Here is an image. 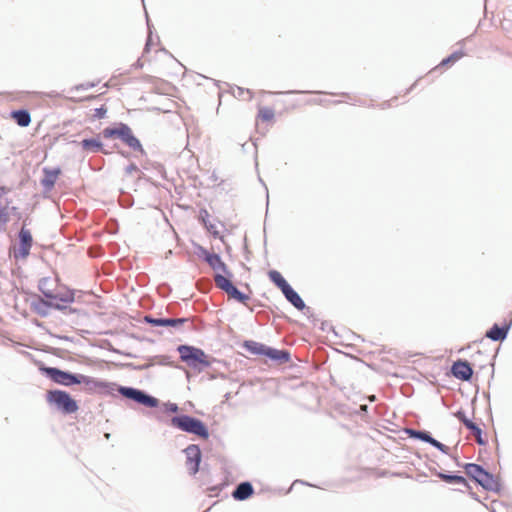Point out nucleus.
Segmentation results:
<instances>
[{"label":"nucleus","instance_id":"nucleus-10","mask_svg":"<svg viewBox=\"0 0 512 512\" xmlns=\"http://www.w3.org/2000/svg\"><path fill=\"white\" fill-rule=\"evenodd\" d=\"M452 375L462 381H469L472 377L473 370L467 361L458 360L451 367Z\"/></svg>","mask_w":512,"mask_h":512},{"label":"nucleus","instance_id":"nucleus-34","mask_svg":"<svg viewBox=\"0 0 512 512\" xmlns=\"http://www.w3.org/2000/svg\"><path fill=\"white\" fill-rule=\"evenodd\" d=\"M465 427L471 431H473L475 428H476V424H474L471 420H467L465 423H464Z\"/></svg>","mask_w":512,"mask_h":512},{"label":"nucleus","instance_id":"nucleus-37","mask_svg":"<svg viewBox=\"0 0 512 512\" xmlns=\"http://www.w3.org/2000/svg\"><path fill=\"white\" fill-rule=\"evenodd\" d=\"M65 302H72L73 301V296L72 295H68L66 296V298L64 299Z\"/></svg>","mask_w":512,"mask_h":512},{"label":"nucleus","instance_id":"nucleus-22","mask_svg":"<svg viewBox=\"0 0 512 512\" xmlns=\"http://www.w3.org/2000/svg\"><path fill=\"white\" fill-rule=\"evenodd\" d=\"M214 281L216 286L226 293L234 286L226 276L220 273L215 274Z\"/></svg>","mask_w":512,"mask_h":512},{"label":"nucleus","instance_id":"nucleus-1","mask_svg":"<svg viewBox=\"0 0 512 512\" xmlns=\"http://www.w3.org/2000/svg\"><path fill=\"white\" fill-rule=\"evenodd\" d=\"M46 401L64 414H72L78 411L77 401L63 390H50L46 393Z\"/></svg>","mask_w":512,"mask_h":512},{"label":"nucleus","instance_id":"nucleus-29","mask_svg":"<svg viewBox=\"0 0 512 512\" xmlns=\"http://www.w3.org/2000/svg\"><path fill=\"white\" fill-rule=\"evenodd\" d=\"M8 221L9 214L7 207H0V231L3 229V227L6 225Z\"/></svg>","mask_w":512,"mask_h":512},{"label":"nucleus","instance_id":"nucleus-18","mask_svg":"<svg viewBox=\"0 0 512 512\" xmlns=\"http://www.w3.org/2000/svg\"><path fill=\"white\" fill-rule=\"evenodd\" d=\"M11 118L21 127H27L31 122L30 114L26 110L12 111Z\"/></svg>","mask_w":512,"mask_h":512},{"label":"nucleus","instance_id":"nucleus-5","mask_svg":"<svg viewBox=\"0 0 512 512\" xmlns=\"http://www.w3.org/2000/svg\"><path fill=\"white\" fill-rule=\"evenodd\" d=\"M103 136L105 138H120L133 150L144 152L140 141L133 135L132 130L126 124H120L115 128H105Z\"/></svg>","mask_w":512,"mask_h":512},{"label":"nucleus","instance_id":"nucleus-39","mask_svg":"<svg viewBox=\"0 0 512 512\" xmlns=\"http://www.w3.org/2000/svg\"><path fill=\"white\" fill-rule=\"evenodd\" d=\"M171 410L176 411L177 410V406L171 407Z\"/></svg>","mask_w":512,"mask_h":512},{"label":"nucleus","instance_id":"nucleus-28","mask_svg":"<svg viewBox=\"0 0 512 512\" xmlns=\"http://www.w3.org/2000/svg\"><path fill=\"white\" fill-rule=\"evenodd\" d=\"M408 433L411 437L420 439L427 443H429L432 438L428 433L423 432V431L409 430Z\"/></svg>","mask_w":512,"mask_h":512},{"label":"nucleus","instance_id":"nucleus-3","mask_svg":"<svg viewBox=\"0 0 512 512\" xmlns=\"http://www.w3.org/2000/svg\"><path fill=\"white\" fill-rule=\"evenodd\" d=\"M464 469L467 476L475 480L484 489L489 491H497L499 489L497 479L492 474L485 471L480 465L469 463L465 465Z\"/></svg>","mask_w":512,"mask_h":512},{"label":"nucleus","instance_id":"nucleus-12","mask_svg":"<svg viewBox=\"0 0 512 512\" xmlns=\"http://www.w3.org/2000/svg\"><path fill=\"white\" fill-rule=\"evenodd\" d=\"M145 322L150 323L153 326H171L176 327L182 325L186 319L177 318V319H164V318H153L151 316H145Z\"/></svg>","mask_w":512,"mask_h":512},{"label":"nucleus","instance_id":"nucleus-14","mask_svg":"<svg viewBox=\"0 0 512 512\" xmlns=\"http://www.w3.org/2000/svg\"><path fill=\"white\" fill-rule=\"evenodd\" d=\"M20 238V253L23 257L28 256L32 246V236L29 230L22 228L19 233Z\"/></svg>","mask_w":512,"mask_h":512},{"label":"nucleus","instance_id":"nucleus-27","mask_svg":"<svg viewBox=\"0 0 512 512\" xmlns=\"http://www.w3.org/2000/svg\"><path fill=\"white\" fill-rule=\"evenodd\" d=\"M464 56H465V53L463 51H456V52L452 53L449 57L443 59L440 63V66H447L450 64H454L455 62H457Z\"/></svg>","mask_w":512,"mask_h":512},{"label":"nucleus","instance_id":"nucleus-36","mask_svg":"<svg viewBox=\"0 0 512 512\" xmlns=\"http://www.w3.org/2000/svg\"><path fill=\"white\" fill-rule=\"evenodd\" d=\"M8 192L5 187H0V199Z\"/></svg>","mask_w":512,"mask_h":512},{"label":"nucleus","instance_id":"nucleus-16","mask_svg":"<svg viewBox=\"0 0 512 512\" xmlns=\"http://www.w3.org/2000/svg\"><path fill=\"white\" fill-rule=\"evenodd\" d=\"M253 494V487L249 482L241 483L233 492V497L237 500H245Z\"/></svg>","mask_w":512,"mask_h":512},{"label":"nucleus","instance_id":"nucleus-13","mask_svg":"<svg viewBox=\"0 0 512 512\" xmlns=\"http://www.w3.org/2000/svg\"><path fill=\"white\" fill-rule=\"evenodd\" d=\"M264 356L268 357L270 360L277 362V363H285V362H288L290 359V355L287 351L278 350V349L271 348L268 346H266Z\"/></svg>","mask_w":512,"mask_h":512},{"label":"nucleus","instance_id":"nucleus-40","mask_svg":"<svg viewBox=\"0 0 512 512\" xmlns=\"http://www.w3.org/2000/svg\"><path fill=\"white\" fill-rule=\"evenodd\" d=\"M171 410L176 411L177 410V406L171 407Z\"/></svg>","mask_w":512,"mask_h":512},{"label":"nucleus","instance_id":"nucleus-2","mask_svg":"<svg viewBox=\"0 0 512 512\" xmlns=\"http://www.w3.org/2000/svg\"><path fill=\"white\" fill-rule=\"evenodd\" d=\"M178 352L181 360L193 369L202 370L211 364L208 356L199 348L181 345L178 347Z\"/></svg>","mask_w":512,"mask_h":512},{"label":"nucleus","instance_id":"nucleus-24","mask_svg":"<svg viewBox=\"0 0 512 512\" xmlns=\"http://www.w3.org/2000/svg\"><path fill=\"white\" fill-rule=\"evenodd\" d=\"M245 348L252 354L264 356L266 345L254 341H247L245 342Z\"/></svg>","mask_w":512,"mask_h":512},{"label":"nucleus","instance_id":"nucleus-35","mask_svg":"<svg viewBox=\"0 0 512 512\" xmlns=\"http://www.w3.org/2000/svg\"><path fill=\"white\" fill-rule=\"evenodd\" d=\"M456 416L463 424L468 420V418L462 412H458Z\"/></svg>","mask_w":512,"mask_h":512},{"label":"nucleus","instance_id":"nucleus-11","mask_svg":"<svg viewBox=\"0 0 512 512\" xmlns=\"http://www.w3.org/2000/svg\"><path fill=\"white\" fill-rule=\"evenodd\" d=\"M202 255H203L205 261L209 264V266L214 271H216L217 273H219V272L228 273L225 263L221 260V258L218 254L210 253L207 250H202Z\"/></svg>","mask_w":512,"mask_h":512},{"label":"nucleus","instance_id":"nucleus-23","mask_svg":"<svg viewBox=\"0 0 512 512\" xmlns=\"http://www.w3.org/2000/svg\"><path fill=\"white\" fill-rule=\"evenodd\" d=\"M80 145L84 150L92 152H97L102 148V143L97 139H84Z\"/></svg>","mask_w":512,"mask_h":512},{"label":"nucleus","instance_id":"nucleus-33","mask_svg":"<svg viewBox=\"0 0 512 512\" xmlns=\"http://www.w3.org/2000/svg\"><path fill=\"white\" fill-rule=\"evenodd\" d=\"M465 427L471 431H473L475 428H476V424H474L471 420H467L465 423H464Z\"/></svg>","mask_w":512,"mask_h":512},{"label":"nucleus","instance_id":"nucleus-31","mask_svg":"<svg viewBox=\"0 0 512 512\" xmlns=\"http://www.w3.org/2000/svg\"><path fill=\"white\" fill-rule=\"evenodd\" d=\"M106 112L107 108L104 105H102L101 107L94 109V113L92 116L93 118L101 119L105 116Z\"/></svg>","mask_w":512,"mask_h":512},{"label":"nucleus","instance_id":"nucleus-21","mask_svg":"<svg viewBox=\"0 0 512 512\" xmlns=\"http://www.w3.org/2000/svg\"><path fill=\"white\" fill-rule=\"evenodd\" d=\"M275 117V111L271 107L263 106L260 107L258 110L257 118L261 122L270 123L274 120Z\"/></svg>","mask_w":512,"mask_h":512},{"label":"nucleus","instance_id":"nucleus-32","mask_svg":"<svg viewBox=\"0 0 512 512\" xmlns=\"http://www.w3.org/2000/svg\"><path fill=\"white\" fill-rule=\"evenodd\" d=\"M429 444L433 445L434 447H436L437 449L445 452V449H446V446L440 442H438L436 439L434 438H431Z\"/></svg>","mask_w":512,"mask_h":512},{"label":"nucleus","instance_id":"nucleus-17","mask_svg":"<svg viewBox=\"0 0 512 512\" xmlns=\"http://www.w3.org/2000/svg\"><path fill=\"white\" fill-rule=\"evenodd\" d=\"M508 328V326L500 327L495 324L489 331H487L486 336L494 341H502L506 338Z\"/></svg>","mask_w":512,"mask_h":512},{"label":"nucleus","instance_id":"nucleus-8","mask_svg":"<svg viewBox=\"0 0 512 512\" xmlns=\"http://www.w3.org/2000/svg\"><path fill=\"white\" fill-rule=\"evenodd\" d=\"M77 384H82L89 393H104L110 389V384L106 381L95 379L93 377L78 374Z\"/></svg>","mask_w":512,"mask_h":512},{"label":"nucleus","instance_id":"nucleus-7","mask_svg":"<svg viewBox=\"0 0 512 512\" xmlns=\"http://www.w3.org/2000/svg\"><path fill=\"white\" fill-rule=\"evenodd\" d=\"M42 371L55 383L71 386L77 384L78 374H72L54 367H45Z\"/></svg>","mask_w":512,"mask_h":512},{"label":"nucleus","instance_id":"nucleus-15","mask_svg":"<svg viewBox=\"0 0 512 512\" xmlns=\"http://www.w3.org/2000/svg\"><path fill=\"white\" fill-rule=\"evenodd\" d=\"M282 293L285 295L286 299L298 310H303L305 308L304 301L298 295V293L292 289L290 285Z\"/></svg>","mask_w":512,"mask_h":512},{"label":"nucleus","instance_id":"nucleus-38","mask_svg":"<svg viewBox=\"0 0 512 512\" xmlns=\"http://www.w3.org/2000/svg\"><path fill=\"white\" fill-rule=\"evenodd\" d=\"M375 399H376V398H375V396H374V395H372V396H370V397H369V400H370V401H372V402H373V401H375Z\"/></svg>","mask_w":512,"mask_h":512},{"label":"nucleus","instance_id":"nucleus-20","mask_svg":"<svg viewBox=\"0 0 512 512\" xmlns=\"http://www.w3.org/2000/svg\"><path fill=\"white\" fill-rule=\"evenodd\" d=\"M269 279L283 292L289 284L283 278L280 272L276 270H271L268 273Z\"/></svg>","mask_w":512,"mask_h":512},{"label":"nucleus","instance_id":"nucleus-19","mask_svg":"<svg viewBox=\"0 0 512 512\" xmlns=\"http://www.w3.org/2000/svg\"><path fill=\"white\" fill-rule=\"evenodd\" d=\"M60 169H51V170H44L45 177L42 180V184L47 187L51 188L54 186L58 176L60 175Z\"/></svg>","mask_w":512,"mask_h":512},{"label":"nucleus","instance_id":"nucleus-25","mask_svg":"<svg viewBox=\"0 0 512 512\" xmlns=\"http://www.w3.org/2000/svg\"><path fill=\"white\" fill-rule=\"evenodd\" d=\"M439 477L447 483L462 484L465 487H469L466 479L462 476L439 474Z\"/></svg>","mask_w":512,"mask_h":512},{"label":"nucleus","instance_id":"nucleus-26","mask_svg":"<svg viewBox=\"0 0 512 512\" xmlns=\"http://www.w3.org/2000/svg\"><path fill=\"white\" fill-rule=\"evenodd\" d=\"M228 296L236 299L237 301L246 304L249 300V296L240 292L235 286H233L228 292Z\"/></svg>","mask_w":512,"mask_h":512},{"label":"nucleus","instance_id":"nucleus-30","mask_svg":"<svg viewBox=\"0 0 512 512\" xmlns=\"http://www.w3.org/2000/svg\"><path fill=\"white\" fill-rule=\"evenodd\" d=\"M471 432H472L473 436L475 437L476 442L478 444H480V445L485 444V441L482 438V430L478 426H476V428Z\"/></svg>","mask_w":512,"mask_h":512},{"label":"nucleus","instance_id":"nucleus-6","mask_svg":"<svg viewBox=\"0 0 512 512\" xmlns=\"http://www.w3.org/2000/svg\"><path fill=\"white\" fill-rule=\"evenodd\" d=\"M118 391L124 397L132 399L146 407L154 408L158 406V399L149 396L140 390L131 387H120Z\"/></svg>","mask_w":512,"mask_h":512},{"label":"nucleus","instance_id":"nucleus-9","mask_svg":"<svg viewBox=\"0 0 512 512\" xmlns=\"http://www.w3.org/2000/svg\"><path fill=\"white\" fill-rule=\"evenodd\" d=\"M186 467L190 474L195 475L199 470L201 450L197 445H189L185 450Z\"/></svg>","mask_w":512,"mask_h":512},{"label":"nucleus","instance_id":"nucleus-4","mask_svg":"<svg viewBox=\"0 0 512 512\" xmlns=\"http://www.w3.org/2000/svg\"><path fill=\"white\" fill-rule=\"evenodd\" d=\"M171 424L182 431L195 434L201 438L207 439L209 437L206 426L199 419L187 415L176 416L171 419Z\"/></svg>","mask_w":512,"mask_h":512}]
</instances>
